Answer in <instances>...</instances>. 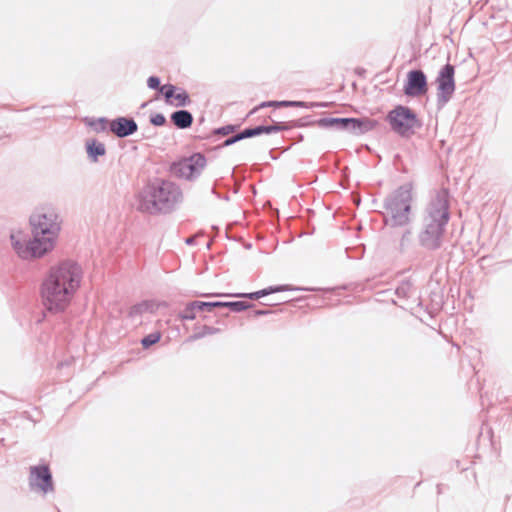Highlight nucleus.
Wrapping results in <instances>:
<instances>
[{"label":"nucleus","mask_w":512,"mask_h":512,"mask_svg":"<svg viewBox=\"0 0 512 512\" xmlns=\"http://www.w3.org/2000/svg\"><path fill=\"white\" fill-rule=\"evenodd\" d=\"M82 275L81 266L72 260L51 267L40 289L45 309L53 313L63 312L80 287Z\"/></svg>","instance_id":"nucleus-1"},{"label":"nucleus","mask_w":512,"mask_h":512,"mask_svg":"<svg viewBox=\"0 0 512 512\" xmlns=\"http://www.w3.org/2000/svg\"><path fill=\"white\" fill-rule=\"evenodd\" d=\"M182 201L180 187L162 178L149 181L136 195V209L149 215L168 214Z\"/></svg>","instance_id":"nucleus-2"},{"label":"nucleus","mask_w":512,"mask_h":512,"mask_svg":"<svg viewBox=\"0 0 512 512\" xmlns=\"http://www.w3.org/2000/svg\"><path fill=\"white\" fill-rule=\"evenodd\" d=\"M450 219L448 194L438 193L424 210L419 244L430 251L438 250L443 243L446 226Z\"/></svg>","instance_id":"nucleus-3"},{"label":"nucleus","mask_w":512,"mask_h":512,"mask_svg":"<svg viewBox=\"0 0 512 512\" xmlns=\"http://www.w3.org/2000/svg\"><path fill=\"white\" fill-rule=\"evenodd\" d=\"M412 192L408 185H402L389 194L384 202L385 224L391 227H403L410 223Z\"/></svg>","instance_id":"nucleus-4"},{"label":"nucleus","mask_w":512,"mask_h":512,"mask_svg":"<svg viewBox=\"0 0 512 512\" xmlns=\"http://www.w3.org/2000/svg\"><path fill=\"white\" fill-rule=\"evenodd\" d=\"M61 222L59 213L53 207L38 208L29 218L32 236L40 239L41 243L49 240L51 251L54 249L56 239L60 233Z\"/></svg>","instance_id":"nucleus-5"},{"label":"nucleus","mask_w":512,"mask_h":512,"mask_svg":"<svg viewBox=\"0 0 512 512\" xmlns=\"http://www.w3.org/2000/svg\"><path fill=\"white\" fill-rule=\"evenodd\" d=\"M11 246L16 254L23 260L39 259L51 252V242L46 240L41 243L38 238H28L22 232L11 233Z\"/></svg>","instance_id":"nucleus-6"},{"label":"nucleus","mask_w":512,"mask_h":512,"mask_svg":"<svg viewBox=\"0 0 512 512\" xmlns=\"http://www.w3.org/2000/svg\"><path fill=\"white\" fill-rule=\"evenodd\" d=\"M386 119L393 132L401 137H408L415 132V128L422 126L417 114L409 107L395 106L388 112Z\"/></svg>","instance_id":"nucleus-7"},{"label":"nucleus","mask_w":512,"mask_h":512,"mask_svg":"<svg viewBox=\"0 0 512 512\" xmlns=\"http://www.w3.org/2000/svg\"><path fill=\"white\" fill-rule=\"evenodd\" d=\"M206 164V157L202 153H194L171 163L169 171L179 179L193 181L201 175Z\"/></svg>","instance_id":"nucleus-8"},{"label":"nucleus","mask_w":512,"mask_h":512,"mask_svg":"<svg viewBox=\"0 0 512 512\" xmlns=\"http://www.w3.org/2000/svg\"><path fill=\"white\" fill-rule=\"evenodd\" d=\"M455 67L447 63L438 72L436 77L437 83V108L440 110L452 99L456 84H455Z\"/></svg>","instance_id":"nucleus-9"},{"label":"nucleus","mask_w":512,"mask_h":512,"mask_svg":"<svg viewBox=\"0 0 512 512\" xmlns=\"http://www.w3.org/2000/svg\"><path fill=\"white\" fill-rule=\"evenodd\" d=\"M29 487L32 491L47 494L54 491L53 476L46 464H39L30 467Z\"/></svg>","instance_id":"nucleus-10"},{"label":"nucleus","mask_w":512,"mask_h":512,"mask_svg":"<svg viewBox=\"0 0 512 512\" xmlns=\"http://www.w3.org/2000/svg\"><path fill=\"white\" fill-rule=\"evenodd\" d=\"M300 290L313 291L314 289L295 287V286H292L289 284H282V285L269 286L264 289H261V290L255 291V292H249V293H235V294L210 293V294H201L200 296H202V297L233 296V297H237V298H247L250 300H256V299H260L262 297L268 296L273 293L284 292V291H300Z\"/></svg>","instance_id":"nucleus-11"},{"label":"nucleus","mask_w":512,"mask_h":512,"mask_svg":"<svg viewBox=\"0 0 512 512\" xmlns=\"http://www.w3.org/2000/svg\"><path fill=\"white\" fill-rule=\"evenodd\" d=\"M404 93L409 97H418L428 91L427 76L421 69H412L407 73Z\"/></svg>","instance_id":"nucleus-12"},{"label":"nucleus","mask_w":512,"mask_h":512,"mask_svg":"<svg viewBox=\"0 0 512 512\" xmlns=\"http://www.w3.org/2000/svg\"><path fill=\"white\" fill-rule=\"evenodd\" d=\"M137 130L138 124L133 117L118 116L109 123V132L120 139L135 134Z\"/></svg>","instance_id":"nucleus-13"},{"label":"nucleus","mask_w":512,"mask_h":512,"mask_svg":"<svg viewBox=\"0 0 512 512\" xmlns=\"http://www.w3.org/2000/svg\"><path fill=\"white\" fill-rule=\"evenodd\" d=\"M378 125V121L367 117H347L346 130L355 136L364 135Z\"/></svg>","instance_id":"nucleus-14"},{"label":"nucleus","mask_w":512,"mask_h":512,"mask_svg":"<svg viewBox=\"0 0 512 512\" xmlns=\"http://www.w3.org/2000/svg\"><path fill=\"white\" fill-rule=\"evenodd\" d=\"M303 120L304 119H301L294 126H317L322 129H332L344 132L346 130L347 117H324L317 120L302 122Z\"/></svg>","instance_id":"nucleus-15"},{"label":"nucleus","mask_w":512,"mask_h":512,"mask_svg":"<svg viewBox=\"0 0 512 512\" xmlns=\"http://www.w3.org/2000/svg\"><path fill=\"white\" fill-rule=\"evenodd\" d=\"M204 307V311L212 312L214 308H228L232 312L240 313L251 307H253L252 303L245 302L242 300L237 301H203V304L200 305Z\"/></svg>","instance_id":"nucleus-16"},{"label":"nucleus","mask_w":512,"mask_h":512,"mask_svg":"<svg viewBox=\"0 0 512 512\" xmlns=\"http://www.w3.org/2000/svg\"><path fill=\"white\" fill-rule=\"evenodd\" d=\"M85 151L87 158L91 163H98L99 158L105 156L107 153L105 144L96 138L86 140Z\"/></svg>","instance_id":"nucleus-17"},{"label":"nucleus","mask_w":512,"mask_h":512,"mask_svg":"<svg viewBox=\"0 0 512 512\" xmlns=\"http://www.w3.org/2000/svg\"><path fill=\"white\" fill-rule=\"evenodd\" d=\"M170 120L177 129L184 130L192 126L194 117L190 111L180 109L171 113Z\"/></svg>","instance_id":"nucleus-18"},{"label":"nucleus","mask_w":512,"mask_h":512,"mask_svg":"<svg viewBox=\"0 0 512 512\" xmlns=\"http://www.w3.org/2000/svg\"><path fill=\"white\" fill-rule=\"evenodd\" d=\"M203 304V301H191L188 302L184 309L179 312V318L181 320H195L197 318V312H203L204 307H201L200 305Z\"/></svg>","instance_id":"nucleus-19"},{"label":"nucleus","mask_w":512,"mask_h":512,"mask_svg":"<svg viewBox=\"0 0 512 512\" xmlns=\"http://www.w3.org/2000/svg\"><path fill=\"white\" fill-rule=\"evenodd\" d=\"M220 332H221V329L217 328V327H213V326H209V325H202V326L196 325L194 327V333L192 335H190L186 341L194 342V341L202 339L208 335H215V334H219Z\"/></svg>","instance_id":"nucleus-20"},{"label":"nucleus","mask_w":512,"mask_h":512,"mask_svg":"<svg viewBox=\"0 0 512 512\" xmlns=\"http://www.w3.org/2000/svg\"><path fill=\"white\" fill-rule=\"evenodd\" d=\"M415 292L413 283L408 280H402L395 289V294L400 299H409Z\"/></svg>","instance_id":"nucleus-21"},{"label":"nucleus","mask_w":512,"mask_h":512,"mask_svg":"<svg viewBox=\"0 0 512 512\" xmlns=\"http://www.w3.org/2000/svg\"><path fill=\"white\" fill-rule=\"evenodd\" d=\"M243 139H248L262 134H267L266 125H258L254 127H246L241 131Z\"/></svg>","instance_id":"nucleus-22"},{"label":"nucleus","mask_w":512,"mask_h":512,"mask_svg":"<svg viewBox=\"0 0 512 512\" xmlns=\"http://www.w3.org/2000/svg\"><path fill=\"white\" fill-rule=\"evenodd\" d=\"M173 98L176 100V103L174 104L176 107H186L191 103L188 92L181 87H178V90L175 92V96Z\"/></svg>","instance_id":"nucleus-23"},{"label":"nucleus","mask_w":512,"mask_h":512,"mask_svg":"<svg viewBox=\"0 0 512 512\" xmlns=\"http://www.w3.org/2000/svg\"><path fill=\"white\" fill-rule=\"evenodd\" d=\"M110 121L111 120H109L106 117H99L89 122V126L92 127L96 133H102L105 132L106 130H109Z\"/></svg>","instance_id":"nucleus-24"},{"label":"nucleus","mask_w":512,"mask_h":512,"mask_svg":"<svg viewBox=\"0 0 512 512\" xmlns=\"http://www.w3.org/2000/svg\"><path fill=\"white\" fill-rule=\"evenodd\" d=\"M178 87L173 84H164L161 86L160 93L163 95L167 104L173 105L171 99L175 96V92H177Z\"/></svg>","instance_id":"nucleus-25"},{"label":"nucleus","mask_w":512,"mask_h":512,"mask_svg":"<svg viewBox=\"0 0 512 512\" xmlns=\"http://www.w3.org/2000/svg\"><path fill=\"white\" fill-rule=\"evenodd\" d=\"M161 339V333L159 331L152 332L148 335H145L141 339V345L144 349L150 348L152 345L158 343Z\"/></svg>","instance_id":"nucleus-26"},{"label":"nucleus","mask_w":512,"mask_h":512,"mask_svg":"<svg viewBox=\"0 0 512 512\" xmlns=\"http://www.w3.org/2000/svg\"><path fill=\"white\" fill-rule=\"evenodd\" d=\"M238 127L239 126L236 124H227V125L221 126L219 128H215L213 130V133L215 135L227 136L229 134H235Z\"/></svg>","instance_id":"nucleus-27"},{"label":"nucleus","mask_w":512,"mask_h":512,"mask_svg":"<svg viewBox=\"0 0 512 512\" xmlns=\"http://www.w3.org/2000/svg\"><path fill=\"white\" fill-rule=\"evenodd\" d=\"M266 127H267V134H271V133L289 130L292 127V125H290L289 123H285V122H275L272 125H266Z\"/></svg>","instance_id":"nucleus-28"},{"label":"nucleus","mask_w":512,"mask_h":512,"mask_svg":"<svg viewBox=\"0 0 512 512\" xmlns=\"http://www.w3.org/2000/svg\"><path fill=\"white\" fill-rule=\"evenodd\" d=\"M149 122L151 125H153L155 127H162V126L166 125L167 120H166V117L164 114L154 113V114L150 115Z\"/></svg>","instance_id":"nucleus-29"},{"label":"nucleus","mask_w":512,"mask_h":512,"mask_svg":"<svg viewBox=\"0 0 512 512\" xmlns=\"http://www.w3.org/2000/svg\"><path fill=\"white\" fill-rule=\"evenodd\" d=\"M411 235H412L411 229H406L403 232V234L400 238V243H399V251L400 252H404L405 249L410 245Z\"/></svg>","instance_id":"nucleus-30"},{"label":"nucleus","mask_w":512,"mask_h":512,"mask_svg":"<svg viewBox=\"0 0 512 512\" xmlns=\"http://www.w3.org/2000/svg\"><path fill=\"white\" fill-rule=\"evenodd\" d=\"M150 310V304L147 301H142L131 308V315H141Z\"/></svg>","instance_id":"nucleus-31"},{"label":"nucleus","mask_w":512,"mask_h":512,"mask_svg":"<svg viewBox=\"0 0 512 512\" xmlns=\"http://www.w3.org/2000/svg\"><path fill=\"white\" fill-rule=\"evenodd\" d=\"M279 104H280V107L308 108V102H304V101L282 100V101H280Z\"/></svg>","instance_id":"nucleus-32"},{"label":"nucleus","mask_w":512,"mask_h":512,"mask_svg":"<svg viewBox=\"0 0 512 512\" xmlns=\"http://www.w3.org/2000/svg\"><path fill=\"white\" fill-rule=\"evenodd\" d=\"M241 140H244V139H243V136L240 131V132H237V133L233 134L232 136L228 137L227 139H225L223 141V143L221 144V147L231 146Z\"/></svg>","instance_id":"nucleus-33"},{"label":"nucleus","mask_w":512,"mask_h":512,"mask_svg":"<svg viewBox=\"0 0 512 512\" xmlns=\"http://www.w3.org/2000/svg\"><path fill=\"white\" fill-rule=\"evenodd\" d=\"M147 86L151 90H157L160 91L161 89V80L158 76H150L147 79Z\"/></svg>","instance_id":"nucleus-34"},{"label":"nucleus","mask_w":512,"mask_h":512,"mask_svg":"<svg viewBox=\"0 0 512 512\" xmlns=\"http://www.w3.org/2000/svg\"><path fill=\"white\" fill-rule=\"evenodd\" d=\"M280 101H277V100H271V101H265V102H262L259 106L255 107L251 112L250 114H253L254 112H256L258 109L260 108H264V107H280Z\"/></svg>","instance_id":"nucleus-35"},{"label":"nucleus","mask_w":512,"mask_h":512,"mask_svg":"<svg viewBox=\"0 0 512 512\" xmlns=\"http://www.w3.org/2000/svg\"><path fill=\"white\" fill-rule=\"evenodd\" d=\"M272 311L271 310H266V309H257V310H254L253 311V314L252 316L255 317V318H258V317H261V316H266V315H269L271 314Z\"/></svg>","instance_id":"nucleus-36"},{"label":"nucleus","mask_w":512,"mask_h":512,"mask_svg":"<svg viewBox=\"0 0 512 512\" xmlns=\"http://www.w3.org/2000/svg\"><path fill=\"white\" fill-rule=\"evenodd\" d=\"M329 103L327 102H308V108H320V107H328Z\"/></svg>","instance_id":"nucleus-37"},{"label":"nucleus","mask_w":512,"mask_h":512,"mask_svg":"<svg viewBox=\"0 0 512 512\" xmlns=\"http://www.w3.org/2000/svg\"><path fill=\"white\" fill-rule=\"evenodd\" d=\"M212 193H213L214 195H216V196H217L218 198H220V199H224V200H226V201H228V200H229V196H227V195H226V196L222 197L219 193H217V192H216L215 188H213V189H212Z\"/></svg>","instance_id":"nucleus-38"},{"label":"nucleus","mask_w":512,"mask_h":512,"mask_svg":"<svg viewBox=\"0 0 512 512\" xmlns=\"http://www.w3.org/2000/svg\"><path fill=\"white\" fill-rule=\"evenodd\" d=\"M186 244L192 245L195 242V239L193 237H189L185 240Z\"/></svg>","instance_id":"nucleus-39"},{"label":"nucleus","mask_w":512,"mask_h":512,"mask_svg":"<svg viewBox=\"0 0 512 512\" xmlns=\"http://www.w3.org/2000/svg\"><path fill=\"white\" fill-rule=\"evenodd\" d=\"M202 320H204V321H208V320H209V316H207V315H203V316H202Z\"/></svg>","instance_id":"nucleus-40"},{"label":"nucleus","mask_w":512,"mask_h":512,"mask_svg":"<svg viewBox=\"0 0 512 512\" xmlns=\"http://www.w3.org/2000/svg\"><path fill=\"white\" fill-rule=\"evenodd\" d=\"M148 105V102H144L141 104V108L144 109Z\"/></svg>","instance_id":"nucleus-41"}]
</instances>
